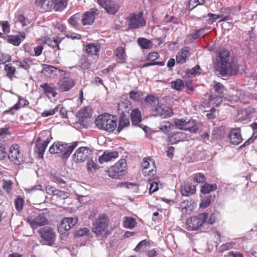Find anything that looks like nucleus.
<instances>
[{
    "mask_svg": "<svg viewBox=\"0 0 257 257\" xmlns=\"http://www.w3.org/2000/svg\"><path fill=\"white\" fill-rule=\"evenodd\" d=\"M207 217V213H202L197 216L191 217L186 221L187 228L190 230L198 229L205 222Z\"/></svg>",
    "mask_w": 257,
    "mask_h": 257,
    "instance_id": "39448f33",
    "label": "nucleus"
},
{
    "mask_svg": "<svg viewBox=\"0 0 257 257\" xmlns=\"http://www.w3.org/2000/svg\"><path fill=\"white\" fill-rule=\"evenodd\" d=\"M49 143L48 139H46L43 143H41L40 138H38L36 142V147L39 153V157L43 158V155L45 150Z\"/></svg>",
    "mask_w": 257,
    "mask_h": 257,
    "instance_id": "4be33fe9",
    "label": "nucleus"
},
{
    "mask_svg": "<svg viewBox=\"0 0 257 257\" xmlns=\"http://www.w3.org/2000/svg\"><path fill=\"white\" fill-rule=\"evenodd\" d=\"M123 226L127 228H133L136 225V219L131 217H125L123 221Z\"/></svg>",
    "mask_w": 257,
    "mask_h": 257,
    "instance_id": "ea45409f",
    "label": "nucleus"
},
{
    "mask_svg": "<svg viewBox=\"0 0 257 257\" xmlns=\"http://www.w3.org/2000/svg\"><path fill=\"white\" fill-rule=\"evenodd\" d=\"M217 187L215 184H205L201 188V192L203 194H208L212 191L216 189Z\"/></svg>",
    "mask_w": 257,
    "mask_h": 257,
    "instance_id": "a18cd8bd",
    "label": "nucleus"
},
{
    "mask_svg": "<svg viewBox=\"0 0 257 257\" xmlns=\"http://www.w3.org/2000/svg\"><path fill=\"white\" fill-rule=\"evenodd\" d=\"M223 96V95H221L213 97V96L211 95L210 96L209 100L213 104L218 106L221 103Z\"/></svg>",
    "mask_w": 257,
    "mask_h": 257,
    "instance_id": "052dcab7",
    "label": "nucleus"
},
{
    "mask_svg": "<svg viewBox=\"0 0 257 257\" xmlns=\"http://www.w3.org/2000/svg\"><path fill=\"white\" fill-rule=\"evenodd\" d=\"M194 207V203L191 201L185 200L181 203L180 205L181 210L183 213H190Z\"/></svg>",
    "mask_w": 257,
    "mask_h": 257,
    "instance_id": "cd10ccee",
    "label": "nucleus"
},
{
    "mask_svg": "<svg viewBox=\"0 0 257 257\" xmlns=\"http://www.w3.org/2000/svg\"><path fill=\"white\" fill-rule=\"evenodd\" d=\"M195 186L190 184H185L181 191L182 195L186 196H189L190 195H193L195 193Z\"/></svg>",
    "mask_w": 257,
    "mask_h": 257,
    "instance_id": "c756f323",
    "label": "nucleus"
},
{
    "mask_svg": "<svg viewBox=\"0 0 257 257\" xmlns=\"http://www.w3.org/2000/svg\"><path fill=\"white\" fill-rule=\"evenodd\" d=\"M100 46L98 44L90 43L86 46L85 51L87 53L91 55H96L99 51Z\"/></svg>",
    "mask_w": 257,
    "mask_h": 257,
    "instance_id": "4c0bfd02",
    "label": "nucleus"
},
{
    "mask_svg": "<svg viewBox=\"0 0 257 257\" xmlns=\"http://www.w3.org/2000/svg\"><path fill=\"white\" fill-rule=\"evenodd\" d=\"M189 49L188 47H185L179 51L176 57L177 63L183 64L186 62V59L189 54Z\"/></svg>",
    "mask_w": 257,
    "mask_h": 257,
    "instance_id": "a878e982",
    "label": "nucleus"
},
{
    "mask_svg": "<svg viewBox=\"0 0 257 257\" xmlns=\"http://www.w3.org/2000/svg\"><path fill=\"white\" fill-rule=\"evenodd\" d=\"M5 70L7 73V76L12 79L16 72L15 68L12 66L11 64H7L5 66Z\"/></svg>",
    "mask_w": 257,
    "mask_h": 257,
    "instance_id": "864d4df0",
    "label": "nucleus"
},
{
    "mask_svg": "<svg viewBox=\"0 0 257 257\" xmlns=\"http://www.w3.org/2000/svg\"><path fill=\"white\" fill-rule=\"evenodd\" d=\"M212 196L210 195L205 197H204L202 200L200 204V207L203 208L207 207L211 202V199Z\"/></svg>",
    "mask_w": 257,
    "mask_h": 257,
    "instance_id": "bf43d9fd",
    "label": "nucleus"
},
{
    "mask_svg": "<svg viewBox=\"0 0 257 257\" xmlns=\"http://www.w3.org/2000/svg\"><path fill=\"white\" fill-rule=\"evenodd\" d=\"M144 92L140 90H134L129 93L130 98L135 101H139L143 98Z\"/></svg>",
    "mask_w": 257,
    "mask_h": 257,
    "instance_id": "e433bc0d",
    "label": "nucleus"
},
{
    "mask_svg": "<svg viewBox=\"0 0 257 257\" xmlns=\"http://www.w3.org/2000/svg\"><path fill=\"white\" fill-rule=\"evenodd\" d=\"M5 39L9 43L15 46H19L21 41L25 39V36L22 35H7L5 37Z\"/></svg>",
    "mask_w": 257,
    "mask_h": 257,
    "instance_id": "393cba45",
    "label": "nucleus"
},
{
    "mask_svg": "<svg viewBox=\"0 0 257 257\" xmlns=\"http://www.w3.org/2000/svg\"><path fill=\"white\" fill-rule=\"evenodd\" d=\"M174 125L170 121H164L160 123V129L163 132L167 133L173 128Z\"/></svg>",
    "mask_w": 257,
    "mask_h": 257,
    "instance_id": "49530a36",
    "label": "nucleus"
},
{
    "mask_svg": "<svg viewBox=\"0 0 257 257\" xmlns=\"http://www.w3.org/2000/svg\"><path fill=\"white\" fill-rule=\"evenodd\" d=\"M193 180L196 183H202L205 181V177L202 173H197L193 175Z\"/></svg>",
    "mask_w": 257,
    "mask_h": 257,
    "instance_id": "5fc2aeb1",
    "label": "nucleus"
},
{
    "mask_svg": "<svg viewBox=\"0 0 257 257\" xmlns=\"http://www.w3.org/2000/svg\"><path fill=\"white\" fill-rule=\"evenodd\" d=\"M39 233L42 238V244L53 246L56 239V232L54 229L50 227H44L39 230Z\"/></svg>",
    "mask_w": 257,
    "mask_h": 257,
    "instance_id": "20e7f679",
    "label": "nucleus"
},
{
    "mask_svg": "<svg viewBox=\"0 0 257 257\" xmlns=\"http://www.w3.org/2000/svg\"><path fill=\"white\" fill-rule=\"evenodd\" d=\"M171 86L172 88L177 90H181L184 87L183 81L180 79L172 81L171 82Z\"/></svg>",
    "mask_w": 257,
    "mask_h": 257,
    "instance_id": "09e8293b",
    "label": "nucleus"
},
{
    "mask_svg": "<svg viewBox=\"0 0 257 257\" xmlns=\"http://www.w3.org/2000/svg\"><path fill=\"white\" fill-rule=\"evenodd\" d=\"M39 41L41 44H47L53 47H58L60 43L56 39L50 37H42L39 39Z\"/></svg>",
    "mask_w": 257,
    "mask_h": 257,
    "instance_id": "c85d7f7f",
    "label": "nucleus"
},
{
    "mask_svg": "<svg viewBox=\"0 0 257 257\" xmlns=\"http://www.w3.org/2000/svg\"><path fill=\"white\" fill-rule=\"evenodd\" d=\"M145 102L151 107V110L152 109L156 107L159 103L158 99L153 95H148L145 99Z\"/></svg>",
    "mask_w": 257,
    "mask_h": 257,
    "instance_id": "c9c22d12",
    "label": "nucleus"
},
{
    "mask_svg": "<svg viewBox=\"0 0 257 257\" xmlns=\"http://www.w3.org/2000/svg\"><path fill=\"white\" fill-rule=\"evenodd\" d=\"M36 3L37 6L40 7L45 11H49L52 8L54 9L53 0H36Z\"/></svg>",
    "mask_w": 257,
    "mask_h": 257,
    "instance_id": "b1692460",
    "label": "nucleus"
},
{
    "mask_svg": "<svg viewBox=\"0 0 257 257\" xmlns=\"http://www.w3.org/2000/svg\"><path fill=\"white\" fill-rule=\"evenodd\" d=\"M187 136L183 132H174L168 136V141L171 144H176L186 140Z\"/></svg>",
    "mask_w": 257,
    "mask_h": 257,
    "instance_id": "aec40b11",
    "label": "nucleus"
},
{
    "mask_svg": "<svg viewBox=\"0 0 257 257\" xmlns=\"http://www.w3.org/2000/svg\"><path fill=\"white\" fill-rule=\"evenodd\" d=\"M86 168L88 173L93 174L98 169L99 166L92 159H91V157L90 159L87 160Z\"/></svg>",
    "mask_w": 257,
    "mask_h": 257,
    "instance_id": "2f4dec72",
    "label": "nucleus"
},
{
    "mask_svg": "<svg viewBox=\"0 0 257 257\" xmlns=\"http://www.w3.org/2000/svg\"><path fill=\"white\" fill-rule=\"evenodd\" d=\"M92 152L88 147H81L77 149L73 155V161L76 163H81L90 159Z\"/></svg>",
    "mask_w": 257,
    "mask_h": 257,
    "instance_id": "423d86ee",
    "label": "nucleus"
},
{
    "mask_svg": "<svg viewBox=\"0 0 257 257\" xmlns=\"http://www.w3.org/2000/svg\"><path fill=\"white\" fill-rule=\"evenodd\" d=\"M228 138L230 142L233 145H238L242 141L240 133V130L239 128H234L230 130Z\"/></svg>",
    "mask_w": 257,
    "mask_h": 257,
    "instance_id": "6ab92c4d",
    "label": "nucleus"
},
{
    "mask_svg": "<svg viewBox=\"0 0 257 257\" xmlns=\"http://www.w3.org/2000/svg\"><path fill=\"white\" fill-rule=\"evenodd\" d=\"M146 21L143 18V13L132 14L128 19V27L130 29H134L145 26Z\"/></svg>",
    "mask_w": 257,
    "mask_h": 257,
    "instance_id": "1a4fd4ad",
    "label": "nucleus"
},
{
    "mask_svg": "<svg viewBox=\"0 0 257 257\" xmlns=\"http://www.w3.org/2000/svg\"><path fill=\"white\" fill-rule=\"evenodd\" d=\"M51 179L53 182L59 184L62 187H64L66 184V182L58 175H52Z\"/></svg>",
    "mask_w": 257,
    "mask_h": 257,
    "instance_id": "3c124183",
    "label": "nucleus"
},
{
    "mask_svg": "<svg viewBox=\"0 0 257 257\" xmlns=\"http://www.w3.org/2000/svg\"><path fill=\"white\" fill-rule=\"evenodd\" d=\"M22 102H24V105H27L28 104V102L23 99H20L19 101L15 104L13 107H11L10 109L5 110L4 113H11L12 114H14L15 112L17 111L21 106V104Z\"/></svg>",
    "mask_w": 257,
    "mask_h": 257,
    "instance_id": "72a5a7b5",
    "label": "nucleus"
},
{
    "mask_svg": "<svg viewBox=\"0 0 257 257\" xmlns=\"http://www.w3.org/2000/svg\"><path fill=\"white\" fill-rule=\"evenodd\" d=\"M28 223L33 229L48 224L49 221L45 213H41L36 216H31L27 218Z\"/></svg>",
    "mask_w": 257,
    "mask_h": 257,
    "instance_id": "9d476101",
    "label": "nucleus"
},
{
    "mask_svg": "<svg viewBox=\"0 0 257 257\" xmlns=\"http://www.w3.org/2000/svg\"><path fill=\"white\" fill-rule=\"evenodd\" d=\"M97 2L110 14L114 15L117 11L116 5L111 0H97Z\"/></svg>",
    "mask_w": 257,
    "mask_h": 257,
    "instance_id": "dca6fc26",
    "label": "nucleus"
},
{
    "mask_svg": "<svg viewBox=\"0 0 257 257\" xmlns=\"http://www.w3.org/2000/svg\"><path fill=\"white\" fill-rule=\"evenodd\" d=\"M43 68L42 70V73L50 77H54L58 72L62 76L66 74V71L61 70L52 65L43 64Z\"/></svg>",
    "mask_w": 257,
    "mask_h": 257,
    "instance_id": "4468645a",
    "label": "nucleus"
},
{
    "mask_svg": "<svg viewBox=\"0 0 257 257\" xmlns=\"http://www.w3.org/2000/svg\"><path fill=\"white\" fill-rule=\"evenodd\" d=\"M95 123L99 129L108 132H112L117 126L116 117L108 113H103L98 116Z\"/></svg>",
    "mask_w": 257,
    "mask_h": 257,
    "instance_id": "f03ea898",
    "label": "nucleus"
},
{
    "mask_svg": "<svg viewBox=\"0 0 257 257\" xmlns=\"http://www.w3.org/2000/svg\"><path fill=\"white\" fill-rule=\"evenodd\" d=\"M78 116L81 118H89L91 116V110L89 107L80 110L78 112Z\"/></svg>",
    "mask_w": 257,
    "mask_h": 257,
    "instance_id": "8fccbe9b",
    "label": "nucleus"
},
{
    "mask_svg": "<svg viewBox=\"0 0 257 257\" xmlns=\"http://www.w3.org/2000/svg\"><path fill=\"white\" fill-rule=\"evenodd\" d=\"M130 124V120L129 119L125 116L122 115L121 116L118 122V127L117 129V131L119 133L121 132L124 128L127 127Z\"/></svg>",
    "mask_w": 257,
    "mask_h": 257,
    "instance_id": "f704fd0d",
    "label": "nucleus"
},
{
    "mask_svg": "<svg viewBox=\"0 0 257 257\" xmlns=\"http://www.w3.org/2000/svg\"><path fill=\"white\" fill-rule=\"evenodd\" d=\"M184 130L195 133L199 130V127L194 120H189L185 121Z\"/></svg>",
    "mask_w": 257,
    "mask_h": 257,
    "instance_id": "7c9ffc66",
    "label": "nucleus"
},
{
    "mask_svg": "<svg viewBox=\"0 0 257 257\" xmlns=\"http://www.w3.org/2000/svg\"><path fill=\"white\" fill-rule=\"evenodd\" d=\"M142 166L143 174L145 176L153 177L155 175L156 173V170L154 169V168L155 169V162L151 158H144L142 163Z\"/></svg>",
    "mask_w": 257,
    "mask_h": 257,
    "instance_id": "f8f14e48",
    "label": "nucleus"
},
{
    "mask_svg": "<svg viewBox=\"0 0 257 257\" xmlns=\"http://www.w3.org/2000/svg\"><path fill=\"white\" fill-rule=\"evenodd\" d=\"M126 163L125 160H120L107 171L108 175L112 178H118L121 176L122 172L126 168Z\"/></svg>",
    "mask_w": 257,
    "mask_h": 257,
    "instance_id": "0eeeda50",
    "label": "nucleus"
},
{
    "mask_svg": "<svg viewBox=\"0 0 257 257\" xmlns=\"http://www.w3.org/2000/svg\"><path fill=\"white\" fill-rule=\"evenodd\" d=\"M214 89L216 92L218 94V95L223 96V91L224 88L223 86L220 83H216L214 86Z\"/></svg>",
    "mask_w": 257,
    "mask_h": 257,
    "instance_id": "e2e57ef3",
    "label": "nucleus"
},
{
    "mask_svg": "<svg viewBox=\"0 0 257 257\" xmlns=\"http://www.w3.org/2000/svg\"><path fill=\"white\" fill-rule=\"evenodd\" d=\"M16 25L17 26H21L22 28L30 24L29 19L25 18L23 15H19L16 17Z\"/></svg>",
    "mask_w": 257,
    "mask_h": 257,
    "instance_id": "473e14b6",
    "label": "nucleus"
},
{
    "mask_svg": "<svg viewBox=\"0 0 257 257\" xmlns=\"http://www.w3.org/2000/svg\"><path fill=\"white\" fill-rule=\"evenodd\" d=\"M131 117L133 124L138 125L142 120L141 111L138 109L132 110L131 113Z\"/></svg>",
    "mask_w": 257,
    "mask_h": 257,
    "instance_id": "bb28decb",
    "label": "nucleus"
},
{
    "mask_svg": "<svg viewBox=\"0 0 257 257\" xmlns=\"http://www.w3.org/2000/svg\"><path fill=\"white\" fill-rule=\"evenodd\" d=\"M80 63L82 68L88 69L90 68L92 62L87 57L83 55L80 58Z\"/></svg>",
    "mask_w": 257,
    "mask_h": 257,
    "instance_id": "de8ad7c7",
    "label": "nucleus"
},
{
    "mask_svg": "<svg viewBox=\"0 0 257 257\" xmlns=\"http://www.w3.org/2000/svg\"><path fill=\"white\" fill-rule=\"evenodd\" d=\"M116 60L120 63H123L125 62L126 59V55L125 51V49L121 47L117 48L114 52Z\"/></svg>",
    "mask_w": 257,
    "mask_h": 257,
    "instance_id": "5701e85b",
    "label": "nucleus"
},
{
    "mask_svg": "<svg viewBox=\"0 0 257 257\" xmlns=\"http://www.w3.org/2000/svg\"><path fill=\"white\" fill-rule=\"evenodd\" d=\"M152 113L154 115L166 118L171 116L173 114V111L169 106L164 104L159 103L156 107L152 109Z\"/></svg>",
    "mask_w": 257,
    "mask_h": 257,
    "instance_id": "9b49d317",
    "label": "nucleus"
},
{
    "mask_svg": "<svg viewBox=\"0 0 257 257\" xmlns=\"http://www.w3.org/2000/svg\"><path fill=\"white\" fill-rule=\"evenodd\" d=\"M78 221L77 217H65L62 220L58 227V230L63 233L74 226Z\"/></svg>",
    "mask_w": 257,
    "mask_h": 257,
    "instance_id": "2eb2a0df",
    "label": "nucleus"
},
{
    "mask_svg": "<svg viewBox=\"0 0 257 257\" xmlns=\"http://www.w3.org/2000/svg\"><path fill=\"white\" fill-rule=\"evenodd\" d=\"M41 87L44 90L45 92L47 93L48 95H51L52 97H54L57 95V92H56L55 88L50 84L45 83L41 85Z\"/></svg>",
    "mask_w": 257,
    "mask_h": 257,
    "instance_id": "79ce46f5",
    "label": "nucleus"
},
{
    "mask_svg": "<svg viewBox=\"0 0 257 257\" xmlns=\"http://www.w3.org/2000/svg\"><path fill=\"white\" fill-rule=\"evenodd\" d=\"M204 3V0H189L188 2V7L189 9L192 10L197 6L203 4Z\"/></svg>",
    "mask_w": 257,
    "mask_h": 257,
    "instance_id": "13d9d810",
    "label": "nucleus"
},
{
    "mask_svg": "<svg viewBox=\"0 0 257 257\" xmlns=\"http://www.w3.org/2000/svg\"><path fill=\"white\" fill-rule=\"evenodd\" d=\"M118 157V153L116 151H105L103 154L99 157L98 161L100 164H103L111 161Z\"/></svg>",
    "mask_w": 257,
    "mask_h": 257,
    "instance_id": "412c9836",
    "label": "nucleus"
},
{
    "mask_svg": "<svg viewBox=\"0 0 257 257\" xmlns=\"http://www.w3.org/2000/svg\"><path fill=\"white\" fill-rule=\"evenodd\" d=\"M98 14V10L95 8H92L89 12H87L83 15V17L81 20L83 25H91L94 22L95 15Z\"/></svg>",
    "mask_w": 257,
    "mask_h": 257,
    "instance_id": "a211bd4d",
    "label": "nucleus"
},
{
    "mask_svg": "<svg viewBox=\"0 0 257 257\" xmlns=\"http://www.w3.org/2000/svg\"><path fill=\"white\" fill-rule=\"evenodd\" d=\"M24 203V199L20 197H18L15 201L16 209L19 211H21L23 209Z\"/></svg>",
    "mask_w": 257,
    "mask_h": 257,
    "instance_id": "4d7b16f0",
    "label": "nucleus"
},
{
    "mask_svg": "<svg viewBox=\"0 0 257 257\" xmlns=\"http://www.w3.org/2000/svg\"><path fill=\"white\" fill-rule=\"evenodd\" d=\"M67 0H53L54 4V9L56 11H60L64 7Z\"/></svg>",
    "mask_w": 257,
    "mask_h": 257,
    "instance_id": "603ef678",
    "label": "nucleus"
},
{
    "mask_svg": "<svg viewBox=\"0 0 257 257\" xmlns=\"http://www.w3.org/2000/svg\"><path fill=\"white\" fill-rule=\"evenodd\" d=\"M57 154L62 153V158H68L72 153L74 149L78 146V142H74L71 145L68 146L67 144H63L61 142L55 143Z\"/></svg>",
    "mask_w": 257,
    "mask_h": 257,
    "instance_id": "6e6552de",
    "label": "nucleus"
},
{
    "mask_svg": "<svg viewBox=\"0 0 257 257\" xmlns=\"http://www.w3.org/2000/svg\"><path fill=\"white\" fill-rule=\"evenodd\" d=\"M65 75H66V76L63 78L59 83V88L63 91H68L75 85L74 80L68 76L69 75L68 73L66 72V74Z\"/></svg>",
    "mask_w": 257,
    "mask_h": 257,
    "instance_id": "f3484780",
    "label": "nucleus"
},
{
    "mask_svg": "<svg viewBox=\"0 0 257 257\" xmlns=\"http://www.w3.org/2000/svg\"><path fill=\"white\" fill-rule=\"evenodd\" d=\"M185 121L183 119H177L175 120L174 124L177 128L184 130Z\"/></svg>",
    "mask_w": 257,
    "mask_h": 257,
    "instance_id": "338daca9",
    "label": "nucleus"
},
{
    "mask_svg": "<svg viewBox=\"0 0 257 257\" xmlns=\"http://www.w3.org/2000/svg\"><path fill=\"white\" fill-rule=\"evenodd\" d=\"M149 245V242L147 240H143L140 241L136 246L134 250L136 252H143L146 250Z\"/></svg>",
    "mask_w": 257,
    "mask_h": 257,
    "instance_id": "c03bdc74",
    "label": "nucleus"
},
{
    "mask_svg": "<svg viewBox=\"0 0 257 257\" xmlns=\"http://www.w3.org/2000/svg\"><path fill=\"white\" fill-rule=\"evenodd\" d=\"M0 25L2 28L3 32H10V27L8 21H0Z\"/></svg>",
    "mask_w": 257,
    "mask_h": 257,
    "instance_id": "774afa93",
    "label": "nucleus"
},
{
    "mask_svg": "<svg viewBox=\"0 0 257 257\" xmlns=\"http://www.w3.org/2000/svg\"><path fill=\"white\" fill-rule=\"evenodd\" d=\"M8 157L9 159L16 164H19L23 161V159L19 151V146L15 144L12 145L9 149Z\"/></svg>",
    "mask_w": 257,
    "mask_h": 257,
    "instance_id": "ddd939ff",
    "label": "nucleus"
},
{
    "mask_svg": "<svg viewBox=\"0 0 257 257\" xmlns=\"http://www.w3.org/2000/svg\"><path fill=\"white\" fill-rule=\"evenodd\" d=\"M131 103L128 100H124L118 103V110L120 111L122 113L127 112L131 108Z\"/></svg>",
    "mask_w": 257,
    "mask_h": 257,
    "instance_id": "58836bf2",
    "label": "nucleus"
},
{
    "mask_svg": "<svg viewBox=\"0 0 257 257\" xmlns=\"http://www.w3.org/2000/svg\"><path fill=\"white\" fill-rule=\"evenodd\" d=\"M60 106H56L53 109H50L49 110H46L42 113V116L43 117H48L50 115H52L55 114L56 112H58V109Z\"/></svg>",
    "mask_w": 257,
    "mask_h": 257,
    "instance_id": "680f3d73",
    "label": "nucleus"
},
{
    "mask_svg": "<svg viewBox=\"0 0 257 257\" xmlns=\"http://www.w3.org/2000/svg\"><path fill=\"white\" fill-rule=\"evenodd\" d=\"M232 9L229 7L221 8L219 9V15H223L221 21H227L230 19V15L231 13Z\"/></svg>",
    "mask_w": 257,
    "mask_h": 257,
    "instance_id": "a19ab883",
    "label": "nucleus"
},
{
    "mask_svg": "<svg viewBox=\"0 0 257 257\" xmlns=\"http://www.w3.org/2000/svg\"><path fill=\"white\" fill-rule=\"evenodd\" d=\"M201 68L199 65L195 66L188 72V76L189 77H192L197 74L201 73Z\"/></svg>",
    "mask_w": 257,
    "mask_h": 257,
    "instance_id": "6e6d98bb",
    "label": "nucleus"
},
{
    "mask_svg": "<svg viewBox=\"0 0 257 257\" xmlns=\"http://www.w3.org/2000/svg\"><path fill=\"white\" fill-rule=\"evenodd\" d=\"M3 188L7 192H9L12 189L13 182L11 180H3Z\"/></svg>",
    "mask_w": 257,
    "mask_h": 257,
    "instance_id": "0e129e2a",
    "label": "nucleus"
},
{
    "mask_svg": "<svg viewBox=\"0 0 257 257\" xmlns=\"http://www.w3.org/2000/svg\"><path fill=\"white\" fill-rule=\"evenodd\" d=\"M7 155L6 148L3 144L0 143V160L4 159Z\"/></svg>",
    "mask_w": 257,
    "mask_h": 257,
    "instance_id": "69168bd1",
    "label": "nucleus"
},
{
    "mask_svg": "<svg viewBox=\"0 0 257 257\" xmlns=\"http://www.w3.org/2000/svg\"><path fill=\"white\" fill-rule=\"evenodd\" d=\"M138 43L142 49H150L152 46V42L144 38H139Z\"/></svg>",
    "mask_w": 257,
    "mask_h": 257,
    "instance_id": "37998d69",
    "label": "nucleus"
},
{
    "mask_svg": "<svg viewBox=\"0 0 257 257\" xmlns=\"http://www.w3.org/2000/svg\"><path fill=\"white\" fill-rule=\"evenodd\" d=\"M109 218L104 213L99 214L93 222L92 230L97 235L100 236L106 234L109 224Z\"/></svg>",
    "mask_w": 257,
    "mask_h": 257,
    "instance_id": "7ed1b4c3",
    "label": "nucleus"
},
{
    "mask_svg": "<svg viewBox=\"0 0 257 257\" xmlns=\"http://www.w3.org/2000/svg\"><path fill=\"white\" fill-rule=\"evenodd\" d=\"M213 61L217 71L222 76L235 74L238 68L230 57L228 51L224 48H220L215 53Z\"/></svg>",
    "mask_w": 257,
    "mask_h": 257,
    "instance_id": "f257e3e1",
    "label": "nucleus"
}]
</instances>
